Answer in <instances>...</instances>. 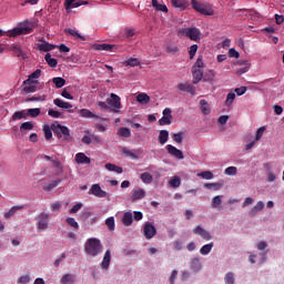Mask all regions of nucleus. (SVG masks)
<instances>
[{
    "label": "nucleus",
    "mask_w": 284,
    "mask_h": 284,
    "mask_svg": "<svg viewBox=\"0 0 284 284\" xmlns=\"http://www.w3.org/2000/svg\"><path fill=\"white\" fill-rule=\"evenodd\" d=\"M178 90H180L181 92H187L189 94H192V97H194V94H196V88L187 82L179 83Z\"/></svg>",
    "instance_id": "obj_13"
},
{
    "label": "nucleus",
    "mask_w": 284,
    "mask_h": 284,
    "mask_svg": "<svg viewBox=\"0 0 284 284\" xmlns=\"http://www.w3.org/2000/svg\"><path fill=\"white\" fill-rule=\"evenodd\" d=\"M10 50L13 52L14 57H18L19 59H23V61L28 59V54L23 51V49H21V45L11 44Z\"/></svg>",
    "instance_id": "obj_10"
},
{
    "label": "nucleus",
    "mask_w": 284,
    "mask_h": 284,
    "mask_svg": "<svg viewBox=\"0 0 284 284\" xmlns=\"http://www.w3.org/2000/svg\"><path fill=\"white\" fill-rule=\"evenodd\" d=\"M61 284H72L74 283V275L72 274H64L60 280Z\"/></svg>",
    "instance_id": "obj_37"
},
{
    "label": "nucleus",
    "mask_w": 284,
    "mask_h": 284,
    "mask_svg": "<svg viewBox=\"0 0 284 284\" xmlns=\"http://www.w3.org/2000/svg\"><path fill=\"white\" fill-rule=\"evenodd\" d=\"M197 50H199L197 44H193V45L190 47V50H189L190 59H194V57L196 55Z\"/></svg>",
    "instance_id": "obj_57"
},
{
    "label": "nucleus",
    "mask_w": 284,
    "mask_h": 284,
    "mask_svg": "<svg viewBox=\"0 0 284 284\" xmlns=\"http://www.w3.org/2000/svg\"><path fill=\"white\" fill-rule=\"evenodd\" d=\"M105 170H109V172H115L116 174H123V168L116 166L115 164L112 163H106Z\"/></svg>",
    "instance_id": "obj_29"
},
{
    "label": "nucleus",
    "mask_w": 284,
    "mask_h": 284,
    "mask_svg": "<svg viewBox=\"0 0 284 284\" xmlns=\"http://www.w3.org/2000/svg\"><path fill=\"white\" fill-rule=\"evenodd\" d=\"M170 140V132L168 130H161L158 136V141L161 145H165V143Z\"/></svg>",
    "instance_id": "obj_23"
},
{
    "label": "nucleus",
    "mask_w": 284,
    "mask_h": 284,
    "mask_svg": "<svg viewBox=\"0 0 284 284\" xmlns=\"http://www.w3.org/2000/svg\"><path fill=\"white\" fill-rule=\"evenodd\" d=\"M44 61H47L50 68H57V65H59V62L57 61V59L52 58L50 53H47L44 55Z\"/></svg>",
    "instance_id": "obj_32"
},
{
    "label": "nucleus",
    "mask_w": 284,
    "mask_h": 284,
    "mask_svg": "<svg viewBox=\"0 0 284 284\" xmlns=\"http://www.w3.org/2000/svg\"><path fill=\"white\" fill-rule=\"evenodd\" d=\"M84 252L88 254V256H92L93 258L99 256V254H103V245L101 244V240L97 237L87 240L84 244Z\"/></svg>",
    "instance_id": "obj_1"
},
{
    "label": "nucleus",
    "mask_w": 284,
    "mask_h": 284,
    "mask_svg": "<svg viewBox=\"0 0 284 284\" xmlns=\"http://www.w3.org/2000/svg\"><path fill=\"white\" fill-rule=\"evenodd\" d=\"M61 183V179L53 180L43 186L44 192H52Z\"/></svg>",
    "instance_id": "obj_27"
},
{
    "label": "nucleus",
    "mask_w": 284,
    "mask_h": 284,
    "mask_svg": "<svg viewBox=\"0 0 284 284\" xmlns=\"http://www.w3.org/2000/svg\"><path fill=\"white\" fill-rule=\"evenodd\" d=\"M57 45L50 44L49 42L42 41L41 43H38V50L40 52H52Z\"/></svg>",
    "instance_id": "obj_19"
},
{
    "label": "nucleus",
    "mask_w": 284,
    "mask_h": 284,
    "mask_svg": "<svg viewBox=\"0 0 284 284\" xmlns=\"http://www.w3.org/2000/svg\"><path fill=\"white\" fill-rule=\"evenodd\" d=\"M26 92H37V85L34 83L28 84L27 87L23 88Z\"/></svg>",
    "instance_id": "obj_64"
},
{
    "label": "nucleus",
    "mask_w": 284,
    "mask_h": 284,
    "mask_svg": "<svg viewBox=\"0 0 284 284\" xmlns=\"http://www.w3.org/2000/svg\"><path fill=\"white\" fill-rule=\"evenodd\" d=\"M105 225H106V227H108V230H109L110 232H114V227H115L114 217H113V216L108 217V219L105 220Z\"/></svg>",
    "instance_id": "obj_47"
},
{
    "label": "nucleus",
    "mask_w": 284,
    "mask_h": 284,
    "mask_svg": "<svg viewBox=\"0 0 284 284\" xmlns=\"http://www.w3.org/2000/svg\"><path fill=\"white\" fill-rule=\"evenodd\" d=\"M264 207L265 203H263V201L257 202L248 212V216H256Z\"/></svg>",
    "instance_id": "obj_21"
},
{
    "label": "nucleus",
    "mask_w": 284,
    "mask_h": 284,
    "mask_svg": "<svg viewBox=\"0 0 284 284\" xmlns=\"http://www.w3.org/2000/svg\"><path fill=\"white\" fill-rule=\"evenodd\" d=\"M89 194H92L97 199H105V196H108V192L103 191L100 184H92Z\"/></svg>",
    "instance_id": "obj_7"
},
{
    "label": "nucleus",
    "mask_w": 284,
    "mask_h": 284,
    "mask_svg": "<svg viewBox=\"0 0 284 284\" xmlns=\"http://www.w3.org/2000/svg\"><path fill=\"white\" fill-rule=\"evenodd\" d=\"M53 168H55V176L63 174V164H61L60 160H53Z\"/></svg>",
    "instance_id": "obj_35"
},
{
    "label": "nucleus",
    "mask_w": 284,
    "mask_h": 284,
    "mask_svg": "<svg viewBox=\"0 0 284 284\" xmlns=\"http://www.w3.org/2000/svg\"><path fill=\"white\" fill-rule=\"evenodd\" d=\"M236 172H239L236 166H229L225 169L224 174H227V176H236Z\"/></svg>",
    "instance_id": "obj_48"
},
{
    "label": "nucleus",
    "mask_w": 284,
    "mask_h": 284,
    "mask_svg": "<svg viewBox=\"0 0 284 284\" xmlns=\"http://www.w3.org/2000/svg\"><path fill=\"white\" fill-rule=\"evenodd\" d=\"M41 114V109L36 108V109H29L27 111V116H31L32 119H37Z\"/></svg>",
    "instance_id": "obj_43"
},
{
    "label": "nucleus",
    "mask_w": 284,
    "mask_h": 284,
    "mask_svg": "<svg viewBox=\"0 0 284 284\" xmlns=\"http://www.w3.org/2000/svg\"><path fill=\"white\" fill-rule=\"evenodd\" d=\"M197 176H201V179H204L205 181H212V179H214V173H212V171H203L199 173Z\"/></svg>",
    "instance_id": "obj_39"
},
{
    "label": "nucleus",
    "mask_w": 284,
    "mask_h": 284,
    "mask_svg": "<svg viewBox=\"0 0 284 284\" xmlns=\"http://www.w3.org/2000/svg\"><path fill=\"white\" fill-rule=\"evenodd\" d=\"M122 223L125 225V227H130V225L134 223V216L132 215V212H125L123 214Z\"/></svg>",
    "instance_id": "obj_22"
},
{
    "label": "nucleus",
    "mask_w": 284,
    "mask_h": 284,
    "mask_svg": "<svg viewBox=\"0 0 284 284\" xmlns=\"http://www.w3.org/2000/svg\"><path fill=\"white\" fill-rule=\"evenodd\" d=\"M225 284H234V273L229 272L224 276Z\"/></svg>",
    "instance_id": "obj_51"
},
{
    "label": "nucleus",
    "mask_w": 284,
    "mask_h": 284,
    "mask_svg": "<svg viewBox=\"0 0 284 284\" xmlns=\"http://www.w3.org/2000/svg\"><path fill=\"white\" fill-rule=\"evenodd\" d=\"M152 6L158 12H168V6L159 3V0H152Z\"/></svg>",
    "instance_id": "obj_33"
},
{
    "label": "nucleus",
    "mask_w": 284,
    "mask_h": 284,
    "mask_svg": "<svg viewBox=\"0 0 284 284\" xmlns=\"http://www.w3.org/2000/svg\"><path fill=\"white\" fill-rule=\"evenodd\" d=\"M64 7L68 13L72 12V8H80L79 0H64Z\"/></svg>",
    "instance_id": "obj_18"
},
{
    "label": "nucleus",
    "mask_w": 284,
    "mask_h": 284,
    "mask_svg": "<svg viewBox=\"0 0 284 284\" xmlns=\"http://www.w3.org/2000/svg\"><path fill=\"white\" fill-rule=\"evenodd\" d=\"M67 223L68 225H70V227H73L74 230H79V223L77 222V220H74V217H68Z\"/></svg>",
    "instance_id": "obj_53"
},
{
    "label": "nucleus",
    "mask_w": 284,
    "mask_h": 284,
    "mask_svg": "<svg viewBox=\"0 0 284 284\" xmlns=\"http://www.w3.org/2000/svg\"><path fill=\"white\" fill-rule=\"evenodd\" d=\"M118 134L119 136H123L124 139H130L132 136V133L128 128H120Z\"/></svg>",
    "instance_id": "obj_38"
},
{
    "label": "nucleus",
    "mask_w": 284,
    "mask_h": 284,
    "mask_svg": "<svg viewBox=\"0 0 284 284\" xmlns=\"http://www.w3.org/2000/svg\"><path fill=\"white\" fill-rule=\"evenodd\" d=\"M193 234H197V236H201L204 241H212V234L201 226H196L193 230Z\"/></svg>",
    "instance_id": "obj_12"
},
{
    "label": "nucleus",
    "mask_w": 284,
    "mask_h": 284,
    "mask_svg": "<svg viewBox=\"0 0 284 284\" xmlns=\"http://www.w3.org/2000/svg\"><path fill=\"white\" fill-rule=\"evenodd\" d=\"M79 115L82 116V119H99L97 114L92 113V111L88 109L80 110Z\"/></svg>",
    "instance_id": "obj_25"
},
{
    "label": "nucleus",
    "mask_w": 284,
    "mask_h": 284,
    "mask_svg": "<svg viewBox=\"0 0 284 284\" xmlns=\"http://www.w3.org/2000/svg\"><path fill=\"white\" fill-rule=\"evenodd\" d=\"M23 207H26V205H14L12 206L9 212H7L4 214V219H12V216H14V214H17V212L23 210Z\"/></svg>",
    "instance_id": "obj_24"
},
{
    "label": "nucleus",
    "mask_w": 284,
    "mask_h": 284,
    "mask_svg": "<svg viewBox=\"0 0 284 284\" xmlns=\"http://www.w3.org/2000/svg\"><path fill=\"white\" fill-rule=\"evenodd\" d=\"M183 34H185L191 41H201V30L196 27L184 29Z\"/></svg>",
    "instance_id": "obj_5"
},
{
    "label": "nucleus",
    "mask_w": 284,
    "mask_h": 284,
    "mask_svg": "<svg viewBox=\"0 0 284 284\" xmlns=\"http://www.w3.org/2000/svg\"><path fill=\"white\" fill-rule=\"evenodd\" d=\"M20 130L21 132H23V130H34V124H32V122H24L20 125Z\"/></svg>",
    "instance_id": "obj_56"
},
{
    "label": "nucleus",
    "mask_w": 284,
    "mask_h": 284,
    "mask_svg": "<svg viewBox=\"0 0 284 284\" xmlns=\"http://www.w3.org/2000/svg\"><path fill=\"white\" fill-rule=\"evenodd\" d=\"M112 262V253L110 250H106L103 260L100 263L101 270H110V263Z\"/></svg>",
    "instance_id": "obj_11"
},
{
    "label": "nucleus",
    "mask_w": 284,
    "mask_h": 284,
    "mask_svg": "<svg viewBox=\"0 0 284 284\" xmlns=\"http://www.w3.org/2000/svg\"><path fill=\"white\" fill-rule=\"evenodd\" d=\"M166 52L169 54H176V52H179V47H176V45H168L166 47Z\"/></svg>",
    "instance_id": "obj_62"
},
{
    "label": "nucleus",
    "mask_w": 284,
    "mask_h": 284,
    "mask_svg": "<svg viewBox=\"0 0 284 284\" xmlns=\"http://www.w3.org/2000/svg\"><path fill=\"white\" fill-rule=\"evenodd\" d=\"M53 103H54V105H57V108H61V110H68V112H72L73 105L70 102H67V101H63V100L57 98L53 100Z\"/></svg>",
    "instance_id": "obj_14"
},
{
    "label": "nucleus",
    "mask_w": 284,
    "mask_h": 284,
    "mask_svg": "<svg viewBox=\"0 0 284 284\" xmlns=\"http://www.w3.org/2000/svg\"><path fill=\"white\" fill-rule=\"evenodd\" d=\"M173 141L175 143H183V132L173 134Z\"/></svg>",
    "instance_id": "obj_61"
},
{
    "label": "nucleus",
    "mask_w": 284,
    "mask_h": 284,
    "mask_svg": "<svg viewBox=\"0 0 284 284\" xmlns=\"http://www.w3.org/2000/svg\"><path fill=\"white\" fill-rule=\"evenodd\" d=\"M223 203V200L221 199V195H216L212 199L211 205L212 207H219Z\"/></svg>",
    "instance_id": "obj_50"
},
{
    "label": "nucleus",
    "mask_w": 284,
    "mask_h": 284,
    "mask_svg": "<svg viewBox=\"0 0 284 284\" xmlns=\"http://www.w3.org/2000/svg\"><path fill=\"white\" fill-rule=\"evenodd\" d=\"M50 215L48 213H40L38 215V230H48Z\"/></svg>",
    "instance_id": "obj_9"
},
{
    "label": "nucleus",
    "mask_w": 284,
    "mask_h": 284,
    "mask_svg": "<svg viewBox=\"0 0 284 284\" xmlns=\"http://www.w3.org/2000/svg\"><path fill=\"white\" fill-rule=\"evenodd\" d=\"M52 82L54 83L55 88L61 89L63 88V85H65V79L58 77V78H53Z\"/></svg>",
    "instance_id": "obj_40"
},
{
    "label": "nucleus",
    "mask_w": 284,
    "mask_h": 284,
    "mask_svg": "<svg viewBox=\"0 0 284 284\" xmlns=\"http://www.w3.org/2000/svg\"><path fill=\"white\" fill-rule=\"evenodd\" d=\"M191 6L193 10L200 12V14H203L204 17H213L214 14V9L210 7V4L201 3L197 0H191Z\"/></svg>",
    "instance_id": "obj_3"
},
{
    "label": "nucleus",
    "mask_w": 284,
    "mask_h": 284,
    "mask_svg": "<svg viewBox=\"0 0 284 284\" xmlns=\"http://www.w3.org/2000/svg\"><path fill=\"white\" fill-rule=\"evenodd\" d=\"M140 179L146 185H150V183H152V181H154V178L152 176V174H150L148 172L142 173Z\"/></svg>",
    "instance_id": "obj_36"
},
{
    "label": "nucleus",
    "mask_w": 284,
    "mask_h": 284,
    "mask_svg": "<svg viewBox=\"0 0 284 284\" xmlns=\"http://www.w3.org/2000/svg\"><path fill=\"white\" fill-rule=\"evenodd\" d=\"M212 247H214V242L203 245L200 248V254H202V256H207V254L212 252Z\"/></svg>",
    "instance_id": "obj_28"
},
{
    "label": "nucleus",
    "mask_w": 284,
    "mask_h": 284,
    "mask_svg": "<svg viewBox=\"0 0 284 284\" xmlns=\"http://www.w3.org/2000/svg\"><path fill=\"white\" fill-rule=\"evenodd\" d=\"M143 234L146 241H150L156 236V227L152 223L148 222L144 224Z\"/></svg>",
    "instance_id": "obj_6"
},
{
    "label": "nucleus",
    "mask_w": 284,
    "mask_h": 284,
    "mask_svg": "<svg viewBox=\"0 0 284 284\" xmlns=\"http://www.w3.org/2000/svg\"><path fill=\"white\" fill-rule=\"evenodd\" d=\"M166 151H168V154H170L171 156H174V159H179L180 161H183V159H185V156L183 155V151L176 149V146L172 144L166 145Z\"/></svg>",
    "instance_id": "obj_8"
},
{
    "label": "nucleus",
    "mask_w": 284,
    "mask_h": 284,
    "mask_svg": "<svg viewBox=\"0 0 284 284\" xmlns=\"http://www.w3.org/2000/svg\"><path fill=\"white\" fill-rule=\"evenodd\" d=\"M51 130L57 139H63V141H70V129L59 122L51 124Z\"/></svg>",
    "instance_id": "obj_2"
},
{
    "label": "nucleus",
    "mask_w": 284,
    "mask_h": 284,
    "mask_svg": "<svg viewBox=\"0 0 284 284\" xmlns=\"http://www.w3.org/2000/svg\"><path fill=\"white\" fill-rule=\"evenodd\" d=\"M41 77V69L36 70L29 75L27 80L23 81V85H31V83H39V81L33 79H39Z\"/></svg>",
    "instance_id": "obj_16"
},
{
    "label": "nucleus",
    "mask_w": 284,
    "mask_h": 284,
    "mask_svg": "<svg viewBox=\"0 0 284 284\" xmlns=\"http://www.w3.org/2000/svg\"><path fill=\"white\" fill-rule=\"evenodd\" d=\"M172 7L179 10H185L187 8V2L183 0H171Z\"/></svg>",
    "instance_id": "obj_30"
},
{
    "label": "nucleus",
    "mask_w": 284,
    "mask_h": 284,
    "mask_svg": "<svg viewBox=\"0 0 284 284\" xmlns=\"http://www.w3.org/2000/svg\"><path fill=\"white\" fill-rule=\"evenodd\" d=\"M201 267H202L201 260L193 258L191 262V270H194V272H199V270H201Z\"/></svg>",
    "instance_id": "obj_45"
},
{
    "label": "nucleus",
    "mask_w": 284,
    "mask_h": 284,
    "mask_svg": "<svg viewBox=\"0 0 284 284\" xmlns=\"http://www.w3.org/2000/svg\"><path fill=\"white\" fill-rule=\"evenodd\" d=\"M159 125H172V119H170L169 116H162L159 120Z\"/></svg>",
    "instance_id": "obj_54"
},
{
    "label": "nucleus",
    "mask_w": 284,
    "mask_h": 284,
    "mask_svg": "<svg viewBox=\"0 0 284 284\" xmlns=\"http://www.w3.org/2000/svg\"><path fill=\"white\" fill-rule=\"evenodd\" d=\"M114 48V44H108V43H102V44H95V50H99L100 52H110Z\"/></svg>",
    "instance_id": "obj_34"
},
{
    "label": "nucleus",
    "mask_w": 284,
    "mask_h": 284,
    "mask_svg": "<svg viewBox=\"0 0 284 284\" xmlns=\"http://www.w3.org/2000/svg\"><path fill=\"white\" fill-rule=\"evenodd\" d=\"M26 116H27L26 111H17V112L13 113L12 120L13 121H21V119H26Z\"/></svg>",
    "instance_id": "obj_46"
},
{
    "label": "nucleus",
    "mask_w": 284,
    "mask_h": 284,
    "mask_svg": "<svg viewBox=\"0 0 284 284\" xmlns=\"http://www.w3.org/2000/svg\"><path fill=\"white\" fill-rule=\"evenodd\" d=\"M65 34H70V37H75V39H80V41H85V37L81 36L79 31L74 29H65L64 30Z\"/></svg>",
    "instance_id": "obj_31"
},
{
    "label": "nucleus",
    "mask_w": 284,
    "mask_h": 284,
    "mask_svg": "<svg viewBox=\"0 0 284 284\" xmlns=\"http://www.w3.org/2000/svg\"><path fill=\"white\" fill-rule=\"evenodd\" d=\"M130 199H131L132 203H134L136 201H141V199H145V190L138 189V190L131 191Z\"/></svg>",
    "instance_id": "obj_15"
},
{
    "label": "nucleus",
    "mask_w": 284,
    "mask_h": 284,
    "mask_svg": "<svg viewBox=\"0 0 284 284\" xmlns=\"http://www.w3.org/2000/svg\"><path fill=\"white\" fill-rule=\"evenodd\" d=\"M43 132H44L45 141H50V139H52V126L45 124L43 126Z\"/></svg>",
    "instance_id": "obj_41"
},
{
    "label": "nucleus",
    "mask_w": 284,
    "mask_h": 284,
    "mask_svg": "<svg viewBox=\"0 0 284 284\" xmlns=\"http://www.w3.org/2000/svg\"><path fill=\"white\" fill-rule=\"evenodd\" d=\"M200 105L204 114H210V104L207 103V100H201Z\"/></svg>",
    "instance_id": "obj_44"
},
{
    "label": "nucleus",
    "mask_w": 284,
    "mask_h": 284,
    "mask_svg": "<svg viewBox=\"0 0 284 284\" xmlns=\"http://www.w3.org/2000/svg\"><path fill=\"white\" fill-rule=\"evenodd\" d=\"M106 103L111 106V112L119 113L123 108L121 104V97H119L116 93H111L110 98L106 99Z\"/></svg>",
    "instance_id": "obj_4"
},
{
    "label": "nucleus",
    "mask_w": 284,
    "mask_h": 284,
    "mask_svg": "<svg viewBox=\"0 0 284 284\" xmlns=\"http://www.w3.org/2000/svg\"><path fill=\"white\" fill-rule=\"evenodd\" d=\"M123 154H125V156H130L131 159H139V156L136 155V153L128 150L126 148H124L122 150Z\"/></svg>",
    "instance_id": "obj_60"
},
{
    "label": "nucleus",
    "mask_w": 284,
    "mask_h": 284,
    "mask_svg": "<svg viewBox=\"0 0 284 284\" xmlns=\"http://www.w3.org/2000/svg\"><path fill=\"white\" fill-rule=\"evenodd\" d=\"M136 101L141 105H148V103H150V95H148V93H140L136 97Z\"/></svg>",
    "instance_id": "obj_26"
},
{
    "label": "nucleus",
    "mask_w": 284,
    "mask_h": 284,
    "mask_svg": "<svg viewBox=\"0 0 284 284\" xmlns=\"http://www.w3.org/2000/svg\"><path fill=\"white\" fill-rule=\"evenodd\" d=\"M204 187H206V190H214L215 192L221 190V187H223V184L221 183H205Z\"/></svg>",
    "instance_id": "obj_42"
},
{
    "label": "nucleus",
    "mask_w": 284,
    "mask_h": 284,
    "mask_svg": "<svg viewBox=\"0 0 284 284\" xmlns=\"http://www.w3.org/2000/svg\"><path fill=\"white\" fill-rule=\"evenodd\" d=\"M234 99H236V93L230 92L226 95L225 105H232V103H234Z\"/></svg>",
    "instance_id": "obj_49"
},
{
    "label": "nucleus",
    "mask_w": 284,
    "mask_h": 284,
    "mask_svg": "<svg viewBox=\"0 0 284 284\" xmlns=\"http://www.w3.org/2000/svg\"><path fill=\"white\" fill-rule=\"evenodd\" d=\"M229 57L230 59H239L241 57V54L239 53V51H236L234 48L229 50Z\"/></svg>",
    "instance_id": "obj_59"
},
{
    "label": "nucleus",
    "mask_w": 284,
    "mask_h": 284,
    "mask_svg": "<svg viewBox=\"0 0 284 284\" xmlns=\"http://www.w3.org/2000/svg\"><path fill=\"white\" fill-rule=\"evenodd\" d=\"M171 187H180L181 186V178L174 176L170 182Z\"/></svg>",
    "instance_id": "obj_52"
},
{
    "label": "nucleus",
    "mask_w": 284,
    "mask_h": 284,
    "mask_svg": "<svg viewBox=\"0 0 284 284\" xmlns=\"http://www.w3.org/2000/svg\"><path fill=\"white\" fill-rule=\"evenodd\" d=\"M75 161L79 164H84V165H90L91 160L90 158H88V155H85V153H78L75 154Z\"/></svg>",
    "instance_id": "obj_20"
},
{
    "label": "nucleus",
    "mask_w": 284,
    "mask_h": 284,
    "mask_svg": "<svg viewBox=\"0 0 284 284\" xmlns=\"http://www.w3.org/2000/svg\"><path fill=\"white\" fill-rule=\"evenodd\" d=\"M263 134H265V126H261L257 130L255 141H261V139H263Z\"/></svg>",
    "instance_id": "obj_58"
},
{
    "label": "nucleus",
    "mask_w": 284,
    "mask_h": 284,
    "mask_svg": "<svg viewBox=\"0 0 284 284\" xmlns=\"http://www.w3.org/2000/svg\"><path fill=\"white\" fill-rule=\"evenodd\" d=\"M18 283L20 284H27L30 283V275H22L19 277Z\"/></svg>",
    "instance_id": "obj_63"
},
{
    "label": "nucleus",
    "mask_w": 284,
    "mask_h": 284,
    "mask_svg": "<svg viewBox=\"0 0 284 284\" xmlns=\"http://www.w3.org/2000/svg\"><path fill=\"white\" fill-rule=\"evenodd\" d=\"M192 74H193V83L196 85L200 81H203V70L192 68Z\"/></svg>",
    "instance_id": "obj_17"
},
{
    "label": "nucleus",
    "mask_w": 284,
    "mask_h": 284,
    "mask_svg": "<svg viewBox=\"0 0 284 284\" xmlns=\"http://www.w3.org/2000/svg\"><path fill=\"white\" fill-rule=\"evenodd\" d=\"M21 34H23L21 28H14L11 31H9V37H21Z\"/></svg>",
    "instance_id": "obj_55"
}]
</instances>
